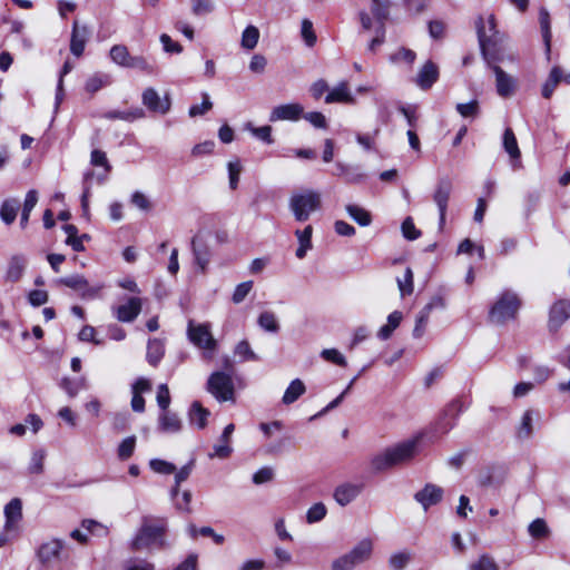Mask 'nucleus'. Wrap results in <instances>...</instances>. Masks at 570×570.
<instances>
[{"instance_id":"18","label":"nucleus","mask_w":570,"mask_h":570,"mask_svg":"<svg viewBox=\"0 0 570 570\" xmlns=\"http://www.w3.org/2000/svg\"><path fill=\"white\" fill-rule=\"evenodd\" d=\"M234 430L235 425L233 423L225 426L218 443L214 445V452L208 454L210 459H227L232 454L233 448L230 441Z\"/></svg>"},{"instance_id":"32","label":"nucleus","mask_w":570,"mask_h":570,"mask_svg":"<svg viewBox=\"0 0 570 570\" xmlns=\"http://www.w3.org/2000/svg\"><path fill=\"white\" fill-rule=\"evenodd\" d=\"M563 78V71L560 67L554 66L546 82L542 86L541 94L544 98H550L556 89V87L562 81Z\"/></svg>"},{"instance_id":"42","label":"nucleus","mask_w":570,"mask_h":570,"mask_svg":"<svg viewBox=\"0 0 570 570\" xmlns=\"http://www.w3.org/2000/svg\"><path fill=\"white\" fill-rule=\"evenodd\" d=\"M110 59L116 65L126 68L131 55L129 53L128 48L125 45H115L111 47L109 51Z\"/></svg>"},{"instance_id":"64","label":"nucleus","mask_w":570,"mask_h":570,"mask_svg":"<svg viewBox=\"0 0 570 570\" xmlns=\"http://www.w3.org/2000/svg\"><path fill=\"white\" fill-rule=\"evenodd\" d=\"M171 499H173V501L175 503V507L178 510H180L183 512H187V513L190 512L191 492L189 490H185L181 493L180 498L177 495V497L171 498Z\"/></svg>"},{"instance_id":"12","label":"nucleus","mask_w":570,"mask_h":570,"mask_svg":"<svg viewBox=\"0 0 570 570\" xmlns=\"http://www.w3.org/2000/svg\"><path fill=\"white\" fill-rule=\"evenodd\" d=\"M58 283L79 292L82 297H95L101 289V286H89L88 281L82 275L79 274L62 277L58 279Z\"/></svg>"},{"instance_id":"59","label":"nucleus","mask_w":570,"mask_h":570,"mask_svg":"<svg viewBox=\"0 0 570 570\" xmlns=\"http://www.w3.org/2000/svg\"><path fill=\"white\" fill-rule=\"evenodd\" d=\"M402 234L409 240H414L421 236V232L416 229L413 219L406 217L402 223Z\"/></svg>"},{"instance_id":"43","label":"nucleus","mask_w":570,"mask_h":570,"mask_svg":"<svg viewBox=\"0 0 570 570\" xmlns=\"http://www.w3.org/2000/svg\"><path fill=\"white\" fill-rule=\"evenodd\" d=\"M245 129L248 130L256 139L272 145L274 139L272 137V127L266 125L262 127H255L252 122L245 124Z\"/></svg>"},{"instance_id":"19","label":"nucleus","mask_w":570,"mask_h":570,"mask_svg":"<svg viewBox=\"0 0 570 570\" xmlns=\"http://www.w3.org/2000/svg\"><path fill=\"white\" fill-rule=\"evenodd\" d=\"M570 317V302L560 299L556 302L549 315V326L551 330L557 331Z\"/></svg>"},{"instance_id":"30","label":"nucleus","mask_w":570,"mask_h":570,"mask_svg":"<svg viewBox=\"0 0 570 570\" xmlns=\"http://www.w3.org/2000/svg\"><path fill=\"white\" fill-rule=\"evenodd\" d=\"M62 549V542L59 540H51L43 543L38 550V557L42 563H48L57 558Z\"/></svg>"},{"instance_id":"22","label":"nucleus","mask_w":570,"mask_h":570,"mask_svg":"<svg viewBox=\"0 0 570 570\" xmlns=\"http://www.w3.org/2000/svg\"><path fill=\"white\" fill-rule=\"evenodd\" d=\"M191 250L194 254L195 264L200 268L202 272H205L210 259V252L207 244L203 242L199 236H195L191 239Z\"/></svg>"},{"instance_id":"54","label":"nucleus","mask_w":570,"mask_h":570,"mask_svg":"<svg viewBox=\"0 0 570 570\" xmlns=\"http://www.w3.org/2000/svg\"><path fill=\"white\" fill-rule=\"evenodd\" d=\"M149 466L154 472L159 474H171L176 472L175 464L161 459L150 460Z\"/></svg>"},{"instance_id":"13","label":"nucleus","mask_w":570,"mask_h":570,"mask_svg":"<svg viewBox=\"0 0 570 570\" xmlns=\"http://www.w3.org/2000/svg\"><path fill=\"white\" fill-rule=\"evenodd\" d=\"M28 266V258L23 254H14L12 255L7 264V269L4 274V279L8 283H18Z\"/></svg>"},{"instance_id":"16","label":"nucleus","mask_w":570,"mask_h":570,"mask_svg":"<svg viewBox=\"0 0 570 570\" xmlns=\"http://www.w3.org/2000/svg\"><path fill=\"white\" fill-rule=\"evenodd\" d=\"M539 417V413L532 409L524 411L520 423L515 426V436L519 441H528L534 433V420Z\"/></svg>"},{"instance_id":"48","label":"nucleus","mask_w":570,"mask_h":570,"mask_svg":"<svg viewBox=\"0 0 570 570\" xmlns=\"http://www.w3.org/2000/svg\"><path fill=\"white\" fill-rule=\"evenodd\" d=\"M528 532L532 538L541 540L549 535L550 530L547 522L543 519L538 518L529 524Z\"/></svg>"},{"instance_id":"55","label":"nucleus","mask_w":570,"mask_h":570,"mask_svg":"<svg viewBox=\"0 0 570 570\" xmlns=\"http://www.w3.org/2000/svg\"><path fill=\"white\" fill-rule=\"evenodd\" d=\"M135 445H136V438L134 435L126 438L125 440H122V442L118 446V456L121 460L129 459L135 451Z\"/></svg>"},{"instance_id":"14","label":"nucleus","mask_w":570,"mask_h":570,"mask_svg":"<svg viewBox=\"0 0 570 570\" xmlns=\"http://www.w3.org/2000/svg\"><path fill=\"white\" fill-rule=\"evenodd\" d=\"M443 498V489L436 484L428 483L425 487L414 494V499L426 511L430 507L441 502Z\"/></svg>"},{"instance_id":"8","label":"nucleus","mask_w":570,"mask_h":570,"mask_svg":"<svg viewBox=\"0 0 570 570\" xmlns=\"http://www.w3.org/2000/svg\"><path fill=\"white\" fill-rule=\"evenodd\" d=\"M304 109H273V112L269 116L271 121L277 120H291L297 121L302 117L306 119L312 126L315 128H326V118L323 114L318 111H311L307 114H302Z\"/></svg>"},{"instance_id":"2","label":"nucleus","mask_w":570,"mask_h":570,"mask_svg":"<svg viewBox=\"0 0 570 570\" xmlns=\"http://www.w3.org/2000/svg\"><path fill=\"white\" fill-rule=\"evenodd\" d=\"M476 33L480 50L487 60H497L501 36L495 28L494 16H490L487 22L480 17L476 20Z\"/></svg>"},{"instance_id":"28","label":"nucleus","mask_w":570,"mask_h":570,"mask_svg":"<svg viewBox=\"0 0 570 570\" xmlns=\"http://www.w3.org/2000/svg\"><path fill=\"white\" fill-rule=\"evenodd\" d=\"M20 209V202L17 198H9L2 202L0 207V218L6 225H11Z\"/></svg>"},{"instance_id":"11","label":"nucleus","mask_w":570,"mask_h":570,"mask_svg":"<svg viewBox=\"0 0 570 570\" xmlns=\"http://www.w3.org/2000/svg\"><path fill=\"white\" fill-rule=\"evenodd\" d=\"M493 72L495 75V86L499 96L503 98L512 97L517 91V79L507 73L499 66H493Z\"/></svg>"},{"instance_id":"41","label":"nucleus","mask_w":570,"mask_h":570,"mask_svg":"<svg viewBox=\"0 0 570 570\" xmlns=\"http://www.w3.org/2000/svg\"><path fill=\"white\" fill-rule=\"evenodd\" d=\"M126 68L136 69L147 75L156 72V65L144 56H131Z\"/></svg>"},{"instance_id":"6","label":"nucleus","mask_w":570,"mask_h":570,"mask_svg":"<svg viewBox=\"0 0 570 570\" xmlns=\"http://www.w3.org/2000/svg\"><path fill=\"white\" fill-rule=\"evenodd\" d=\"M321 206V196L314 190L294 194L289 199V207L298 222H305L309 215Z\"/></svg>"},{"instance_id":"7","label":"nucleus","mask_w":570,"mask_h":570,"mask_svg":"<svg viewBox=\"0 0 570 570\" xmlns=\"http://www.w3.org/2000/svg\"><path fill=\"white\" fill-rule=\"evenodd\" d=\"M206 389L218 402L234 401V382L229 373L222 371L212 373Z\"/></svg>"},{"instance_id":"3","label":"nucleus","mask_w":570,"mask_h":570,"mask_svg":"<svg viewBox=\"0 0 570 570\" xmlns=\"http://www.w3.org/2000/svg\"><path fill=\"white\" fill-rule=\"evenodd\" d=\"M166 522L164 520H144L142 525L132 541L135 550L150 547L164 548Z\"/></svg>"},{"instance_id":"33","label":"nucleus","mask_w":570,"mask_h":570,"mask_svg":"<svg viewBox=\"0 0 570 570\" xmlns=\"http://www.w3.org/2000/svg\"><path fill=\"white\" fill-rule=\"evenodd\" d=\"M371 12L375 18L377 26H385V21L390 16V0H371Z\"/></svg>"},{"instance_id":"62","label":"nucleus","mask_w":570,"mask_h":570,"mask_svg":"<svg viewBox=\"0 0 570 570\" xmlns=\"http://www.w3.org/2000/svg\"><path fill=\"white\" fill-rule=\"evenodd\" d=\"M302 37L308 47H313L316 42V35L313 30V23L308 19L302 21Z\"/></svg>"},{"instance_id":"53","label":"nucleus","mask_w":570,"mask_h":570,"mask_svg":"<svg viewBox=\"0 0 570 570\" xmlns=\"http://www.w3.org/2000/svg\"><path fill=\"white\" fill-rule=\"evenodd\" d=\"M397 286L401 293V296L410 295L413 292V272L410 267H407L404 272L402 278H397Z\"/></svg>"},{"instance_id":"40","label":"nucleus","mask_w":570,"mask_h":570,"mask_svg":"<svg viewBox=\"0 0 570 570\" xmlns=\"http://www.w3.org/2000/svg\"><path fill=\"white\" fill-rule=\"evenodd\" d=\"M257 323L259 327L266 332L277 333L279 331V323L274 312H262L258 316Z\"/></svg>"},{"instance_id":"15","label":"nucleus","mask_w":570,"mask_h":570,"mask_svg":"<svg viewBox=\"0 0 570 570\" xmlns=\"http://www.w3.org/2000/svg\"><path fill=\"white\" fill-rule=\"evenodd\" d=\"M363 491V484L345 482L334 490V499L341 505L345 507L354 501Z\"/></svg>"},{"instance_id":"5","label":"nucleus","mask_w":570,"mask_h":570,"mask_svg":"<svg viewBox=\"0 0 570 570\" xmlns=\"http://www.w3.org/2000/svg\"><path fill=\"white\" fill-rule=\"evenodd\" d=\"M186 334L193 345L204 351L203 357L205 360L213 357V352L217 348V341L212 334L209 323L197 324L193 320H189Z\"/></svg>"},{"instance_id":"58","label":"nucleus","mask_w":570,"mask_h":570,"mask_svg":"<svg viewBox=\"0 0 570 570\" xmlns=\"http://www.w3.org/2000/svg\"><path fill=\"white\" fill-rule=\"evenodd\" d=\"M90 164L92 166H101L105 168L106 175L111 170V166L107 159L106 153L99 149H94L90 156Z\"/></svg>"},{"instance_id":"56","label":"nucleus","mask_w":570,"mask_h":570,"mask_svg":"<svg viewBox=\"0 0 570 570\" xmlns=\"http://www.w3.org/2000/svg\"><path fill=\"white\" fill-rule=\"evenodd\" d=\"M321 356L325 361L334 363L340 366H346L347 364L344 355L336 348H325L322 351Z\"/></svg>"},{"instance_id":"45","label":"nucleus","mask_w":570,"mask_h":570,"mask_svg":"<svg viewBox=\"0 0 570 570\" xmlns=\"http://www.w3.org/2000/svg\"><path fill=\"white\" fill-rule=\"evenodd\" d=\"M346 212L361 226H368L372 222L371 214L357 205H347Z\"/></svg>"},{"instance_id":"27","label":"nucleus","mask_w":570,"mask_h":570,"mask_svg":"<svg viewBox=\"0 0 570 570\" xmlns=\"http://www.w3.org/2000/svg\"><path fill=\"white\" fill-rule=\"evenodd\" d=\"M6 529H11L22 518V502L19 498L12 499L4 507Z\"/></svg>"},{"instance_id":"25","label":"nucleus","mask_w":570,"mask_h":570,"mask_svg":"<svg viewBox=\"0 0 570 570\" xmlns=\"http://www.w3.org/2000/svg\"><path fill=\"white\" fill-rule=\"evenodd\" d=\"M373 541L368 538L362 539L350 552L356 564L367 561L372 557Z\"/></svg>"},{"instance_id":"49","label":"nucleus","mask_w":570,"mask_h":570,"mask_svg":"<svg viewBox=\"0 0 570 570\" xmlns=\"http://www.w3.org/2000/svg\"><path fill=\"white\" fill-rule=\"evenodd\" d=\"M468 570H499V566L490 554L483 553L468 566Z\"/></svg>"},{"instance_id":"44","label":"nucleus","mask_w":570,"mask_h":570,"mask_svg":"<svg viewBox=\"0 0 570 570\" xmlns=\"http://www.w3.org/2000/svg\"><path fill=\"white\" fill-rule=\"evenodd\" d=\"M412 560L410 551H399L390 556L389 567L392 570H404Z\"/></svg>"},{"instance_id":"34","label":"nucleus","mask_w":570,"mask_h":570,"mask_svg":"<svg viewBox=\"0 0 570 570\" xmlns=\"http://www.w3.org/2000/svg\"><path fill=\"white\" fill-rule=\"evenodd\" d=\"M495 471L494 466L481 469L476 476L478 484L482 488L499 487L502 483V479L495 474Z\"/></svg>"},{"instance_id":"26","label":"nucleus","mask_w":570,"mask_h":570,"mask_svg":"<svg viewBox=\"0 0 570 570\" xmlns=\"http://www.w3.org/2000/svg\"><path fill=\"white\" fill-rule=\"evenodd\" d=\"M165 355V343L159 338H151L147 343V362L156 367Z\"/></svg>"},{"instance_id":"1","label":"nucleus","mask_w":570,"mask_h":570,"mask_svg":"<svg viewBox=\"0 0 570 570\" xmlns=\"http://www.w3.org/2000/svg\"><path fill=\"white\" fill-rule=\"evenodd\" d=\"M420 442L421 436L417 435L389 446L373 455L370 462L372 471L380 473L411 462L419 453Z\"/></svg>"},{"instance_id":"63","label":"nucleus","mask_w":570,"mask_h":570,"mask_svg":"<svg viewBox=\"0 0 570 570\" xmlns=\"http://www.w3.org/2000/svg\"><path fill=\"white\" fill-rule=\"evenodd\" d=\"M156 400L161 411L168 410L170 404V394L169 389L166 384H160L158 386Z\"/></svg>"},{"instance_id":"39","label":"nucleus","mask_w":570,"mask_h":570,"mask_svg":"<svg viewBox=\"0 0 570 570\" xmlns=\"http://www.w3.org/2000/svg\"><path fill=\"white\" fill-rule=\"evenodd\" d=\"M194 465H195V460L191 459L187 464H185L183 468H180L178 471H176L175 485L170 490L171 498H175L179 494V487H180L181 482L186 481L189 478V475L193 472Z\"/></svg>"},{"instance_id":"10","label":"nucleus","mask_w":570,"mask_h":570,"mask_svg":"<svg viewBox=\"0 0 570 570\" xmlns=\"http://www.w3.org/2000/svg\"><path fill=\"white\" fill-rule=\"evenodd\" d=\"M142 309V299L137 296L128 297L124 304L112 307L115 317L122 323H132Z\"/></svg>"},{"instance_id":"31","label":"nucleus","mask_w":570,"mask_h":570,"mask_svg":"<svg viewBox=\"0 0 570 570\" xmlns=\"http://www.w3.org/2000/svg\"><path fill=\"white\" fill-rule=\"evenodd\" d=\"M306 391L305 384L302 380L295 379L293 380L289 385L287 386L283 397L282 402L285 405H289L297 401Z\"/></svg>"},{"instance_id":"29","label":"nucleus","mask_w":570,"mask_h":570,"mask_svg":"<svg viewBox=\"0 0 570 570\" xmlns=\"http://www.w3.org/2000/svg\"><path fill=\"white\" fill-rule=\"evenodd\" d=\"M209 411L205 409L198 401L191 403L188 417L190 424H195L198 429H204L207 424Z\"/></svg>"},{"instance_id":"57","label":"nucleus","mask_w":570,"mask_h":570,"mask_svg":"<svg viewBox=\"0 0 570 570\" xmlns=\"http://www.w3.org/2000/svg\"><path fill=\"white\" fill-rule=\"evenodd\" d=\"M415 58L416 53L413 50L402 47L390 57V60L392 62L404 61L409 65H412Z\"/></svg>"},{"instance_id":"17","label":"nucleus","mask_w":570,"mask_h":570,"mask_svg":"<svg viewBox=\"0 0 570 570\" xmlns=\"http://www.w3.org/2000/svg\"><path fill=\"white\" fill-rule=\"evenodd\" d=\"M89 36L90 30L87 26H79L77 21L73 22L70 39V51L73 56L80 57L83 53Z\"/></svg>"},{"instance_id":"46","label":"nucleus","mask_w":570,"mask_h":570,"mask_svg":"<svg viewBox=\"0 0 570 570\" xmlns=\"http://www.w3.org/2000/svg\"><path fill=\"white\" fill-rule=\"evenodd\" d=\"M259 30L255 26H248L243 31L240 45L244 49L252 50L257 46Z\"/></svg>"},{"instance_id":"23","label":"nucleus","mask_w":570,"mask_h":570,"mask_svg":"<svg viewBox=\"0 0 570 570\" xmlns=\"http://www.w3.org/2000/svg\"><path fill=\"white\" fill-rule=\"evenodd\" d=\"M158 430L163 433H178L181 430V421L176 413L164 410L158 416Z\"/></svg>"},{"instance_id":"36","label":"nucleus","mask_w":570,"mask_h":570,"mask_svg":"<svg viewBox=\"0 0 570 570\" xmlns=\"http://www.w3.org/2000/svg\"><path fill=\"white\" fill-rule=\"evenodd\" d=\"M402 321V313L399 311L392 312L387 317V323L383 325L379 332L377 336L379 338L385 341L391 337L392 333L396 327H399L400 323Z\"/></svg>"},{"instance_id":"20","label":"nucleus","mask_w":570,"mask_h":570,"mask_svg":"<svg viewBox=\"0 0 570 570\" xmlns=\"http://www.w3.org/2000/svg\"><path fill=\"white\" fill-rule=\"evenodd\" d=\"M325 104H346L354 105L356 100L354 99L353 94L351 92L348 85L346 81L340 82L333 89H331L324 99Z\"/></svg>"},{"instance_id":"21","label":"nucleus","mask_w":570,"mask_h":570,"mask_svg":"<svg viewBox=\"0 0 570 570\" xmlns=\"http://www.w3.org/2000/svg\"><path fill=\"white\" fill-rule=\"evenodd\" d=\"M438 78L439 68L433 61L429 60L419 70L415 78V83L421 89L426 90L430 89L434 82H436Z\"/></svg>"},{"instance_id":"60","label":"nucleus","mask_w":570,"mask_h":570,"mask_svg":"<svg viewBox=\"0 0 570 570\" xmlns=\"http://www.w3.org/2000/svg\"><path fill=\"white\" fill-rule=\"evenodd\" d=\"M252 288H253L252 281H246V282L238 284L233 294V302L235 304L242 303L246 298L248 293L252 291Z\"/></svg>"},{"instance_id":"9","label":"nucleus","mask_w":570,"mask_h":570,"mask_svg":"<svg viewBox=\"0 0 570 570\" xmlns=\"http://www.w3.org/2000/svg\"><path fill=\"white\" fill-rule=\"evenodd\" d=\"M452 183L449 178H441L435 187L433 194V202L436 204L439 209V227L443 228L445 224V215L448 209V203L452 193Z\"/></svg>"},{"instance_id":"38","label":"nucleus","mask_w":570,"mask_h":570,"mask_svg":"<svg viewBox=\"0 0 570 570\" xmlns=\"http://www.w3.org/2000/svg\"><path fill=\"white\" fill-rule=\"evenodd\" d=\"M111 83V77L108 73L97 72L86 81V90L95 94L107 85Z\"/></svg>"},{"instance_id":"47","label":"nucleus","mask_w":570,"mask_h":570,"mask_svg":"<svg viewBox=\"0 0 570 570\" xmlns=\"http://www.w3.org/2000/svg\"><path fill=\"white\" fill-rule=\"evenodd\" d=\"M94 176H95L94 171L88 170L83 174V178H82L81 207H82L85 215H87L88 210H89V197H90V190H91V180H92Z\"/></svg>"},{"instance_id":"52","label":"nucleus","mask_w":570,"mask_h":570,"mask_svg":"<svg viewBox=\"0 0 570 570\" xmlns=\"http://www.w3.org/2000/svg\"><path fill=\"white\" fill-rule=\"evenodd\" d=\"M46 458L45 450H36L32 452L28 470L32 474H40L43 472V461Z\"/></svg>"},{"instance_id":"35","label":"nucleus","mask_w":570,"mask_h":570,"mask_svg":"<svg viewBox=\"0 0 570 570\" xmlns=\"http://www.w3.org/2000/svg\"><path fill=\"white\" fill-rule=\"evenodd\" d=\"M503 147L513 161L520 160L521 153H520L514 132L511 128H507L504 130Z\"/></svg>"},{"instance_id":"61","label":"nucleus","mask_w":570,"mask_h":570,"mask_svg":"<svg viewBox=\"0 0 570 570\" xmlns=\"http://www.w3.org/2000/svg\"><path fill=\"white\" fill-rule=\"evenodd\" d=\"M357 564L348 553H345L332 562V570H353Z\"/></svg>"},{"instance_id":"37","label":"nucleus","mask_w":570,"mask_h":570,"mask_svg":"<svg viewBox=\"0 0 570 570\" xmlns=\"http://www.w3.org/2000/svg\"><path fill=\"white\" fill-rule=\"evenodd\" d=\"M105 117L108 119H122L126 121H134L145 117L144 109H122V110H114L105 114Z\"/></svg>"},{"instance_id":"50","label":"nucleus","mask_w":570,"mask_h":570,"mask_svg":"<svg viewBox=\"0 0 570 570\" xmlns=\"http://www.w3.org/2000/svg\"><path fill=\"white\" fill-rule=\"evenodd\" d=\"M61 387L67 392L70 397H75L80 390H86L88 387L86 377H79L77 381H71L69 379H63L61 382Z\"/></svg>"},{"instance_id":"24","label":"nucleus","mask_w":570,"mask_h":570,"mask_svg":"<svg viewBox=\"0 0 570 570\" xmlns=\"http://www.w3.org/2000/svg\"><path fill=\"white\" fill-rule=\"evenodd\" d=\"M539 23H540L542 39H543V43H544V48H546V55L549 59L550 52H551L552 33H551L550 13L544 7L540 8V10H539Z\"/></svg>"},{"instance_id":"4","label":"nucleus","mask_w":570,"mask_h":570,"mask_svg":"<svg viewBox=\"0 0 570 570\" xmlns=\"http://www.w3.org/2000/svg\"><path fill=\"white\" fill-rule=\"evenodd\" d=\"M521 307V299L518 294L505 289L497 301L493 303L489 311V320L494 324H504L505 322L515 318Z\"/></svg>"},{"instance_id":"51","label":"nucleus","mask_w":570,"mask_h":570,"mask_svg":"<svg viewBox=\"0 0 570 570\" xmlns=\"http://www.w3.org/2000/svg\"><path fill=\"white\" fill-rule=\"evenodd\" d=\"M326 513H327V509L324 503H322V502L314 503L307 510L306 521L308 523L320 522L321 520H323L325 518Z\"/></svg>"}]
</instances>
